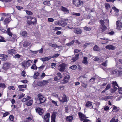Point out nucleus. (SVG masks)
Here are the masks:
<instances>
[{"label":"nucleus","instance_id":"f257e3e1","mask_svg":"<svg viewBox=\"0 0 122 122\" xmlns=\"http://www.w3.org/2000/svg\"><path fill=\"white\" fill-rule=\"evenodd\" d=\"M100 23L101 24L100 26V31L101 32H103L106 30L107 28L104 25V22L103 20H100Z\"/></svg>","mask_w":122,"mask_h":122},{"label":"nucleus","instance_id":"f03ea898","mask_svg":"<svg viewBox=\"0 0 122 122\" xmlns=\"http://www.w3.org/2000/svg\"><path fill=\"white\" fill-rule=\"evenodd\" d=\"M85 0H82L81 1L80 0H73V4L77 6H79L82 4L83 3L85 2Z\"/></svg>","mask_w":122,"mask_h":122},{"label":"nucleus","instance_id":"7ed1b4c3","mask_svg":"<svg viewBox=\"0 0 122 122\" xmlns=\"http://www.w3.org/2000/svg\"><path fill=\"white\" fill-rule=\"evenodd\" d=\"M32 62V61L30 60L26 61L25 62L22 63V66L25 68L28 67L29 66Z\"/></svg>","mask_w":122,"mask_h":122},{"label":"nucleus","instance_id":"20e7f679","mask_svg":"<svg viewBox=\"0 0 122 122\" xmlns=\"http://www.w3.org/2000/svg\"><path fill=\"white\" fill-rule=\"evenodd\" d=\"M66 65L64 63L60 64L58 67L59 70L61 72H63L66 69Z\"/></svg>","mask_w":122,"mask_h":122},{"label":"nucleus","instance_id":"39448f33","mask_svg":"<svg viewBox=\"0 0 122 122\" xmlns=\"http://www.w3.org/2000/svg\"><path fill=\"white\" fill-rule=\"evenodd\" d=\"M50 113H47L43 117V122H49L50 118Z\"/></svg>","mask_w":122,"mask_h":122},{"label":"nucleus","instance_id":"423d86ee","mask_svg":"<svg viewBox=\"0 0 122 122\" xmlns=\"http://www.w3.org/2000/svg\"><path fill=\"white\" fill-rule=\"evenodd\" d=\"M40 103H42L45 102V98L41 94H39L37 95Z\"/></svg>","mask_w":122,"mask_h":122},{"label":"nucleus","instance_id":"0eeeda50","mask_svg":"<svg viewBox=\"0 0 122 122\" xmlns=\"http://www.w3.org/2000/svg\"><path fill=\"white\" fill-rule=\"evenodd\" d=\"M78 115L80 118V120L81 121H83L84 119H86L87 118L85 115L81 112H78Z\"/></svg>","mask_w":122,"mask_h":122},{"label":"nucleus","instance_id":"6e6552de","mask_svg":"<svg viewBox=\"0 0 122 122\" xmlns=\"http://www.w3.org/2000/svg\"><path fill=\"white\" fill-rule=\"evenodd\" d=\"M35 110L36 112L40 115H41L44 112V110L42 108L40 107L36 108Z\"/></svg>","mask_w":122,"mask_h":122},{"label":"nucleus","instance_id":"1a4fd4ad","mask_svg":"<svg viewBox=\"0 0 122 122\" xmlns=\"http://www.w3.org/2000/svg\"><path fill=\"white\" fill-rule=\"evenodd\" d=\"M10 65L11 64L10 63H6L4 64L2 68L5 70H6L7 69L10 68Z\"/></svg>","mask_w":122,"mask_h":122},{"label":"nucleus","instance_id":"9d476101","mask_svg":"<svg viewBox=\"0 0 122 122\" xmlns=\"http://www.w3.org/2000/svg\"><path fill=\"white\" fill-rule=\"evenodd\" d=\"M117 29L119 30H120L122 27V23L119 20L116 22Z\"/></svg>","mask_w":122,"mask_h":122},{"label":"nucleus","instance_id":"9b49d317","mask_svg":"<svg viewBox=\"0 0 122 122\" xmlns=\"http://www.w3.org/2000/svg\"><path fill=\"white\" fill-rule=\"evenodd\" d=\"M47 83L45 81H41L38 82L37 83V85L39 86H42L46 84Z\"/></svg>","mask_w":122,"mask_h":122},{"label":"nucleus","instance_id":"f8f14e48","mask_svg":"<svg viewBox=\"0 0 122 122\" xmlns=\"http://www.w3.org/2000/svg\"><path fill=\"white\" fill-rule=\"evenodd\" d=\"M79 54H77L75 56L72 58V59L71 60V61L72 62H74L77 60L79 58Z\"/></svg>","mask_w":122,"mask_h":122},{"label":"nucleus","instance_id":"ddd939ff","mask_svg":"<svg viewBox=\"0 0 122 122\" xmlns=\"http://www.w3.org/2000/svg\"><path fill=\"white\" fill-rule=\"evenodd\" d=\"M70 76L69 75H67L64 78L63 80V83L64 84L66 83H67L69 79Z\"/></svg>","mask_w":122,"mask_h":122},{"label":"nucleus","instance_id":"4468645a","mask_svg":"<svg viewBox=\"0 0 122 122\" xmlns=\"http://www.w3.org/2000/svg\"><path fill=\"white\" fill-rule=\"evenodd\" d=\"M59 100L61 102H64L67 101V98L65 94H64L62 99L60 100V98H59Z\"/></svg>","mask_w":122,"mask_h":122},{"label":"nucleus","instance_id":"2eb2a0df","mask_svg":"<svg viewBox=\"0 0 122 122\" xmlns=\"http://www.w3.org/2000/svg\"><path fill=\"white\" fill-rule=\"evenodd\" d=\"M0 59L2 61H6L7 60L6 58L8 57L7 56L4 54H0Z\"/></svg>","mask_w":122,"mask_h":122},{"label":"nucleus","instance_id":"dca6fc26","mask_svg":"<svg viewBox=\"0 0 122 122\" xmlns=\"http://www.w3.org/2000/svg\"><path fill=\"white\" fill-rule=\"evenodd\" d=\"M105 48L106 49L109 50H113L115 49V47L112 45H109L106 46Z\"/></svg>","mask_w":122,"mask_h":122},{"label":"nucleus","instance_id":"f3484780","mask_svg":"<svg viewBox=\"0 0 122 122\" xmlns=\"http://www.w3.org/2000/svg\"><path fill=\"white\" fill-rule=\"evenodd\" d=\"M74 32L76 34H80L81 33V30L80 29L77 28L74 30Z\"/></svg>","mask_w":122,"mask_h":122},{"label":"nucleus","instance_id":"a211bd4d","mask_svg":"<svg viewBox=\"0 0 122 122\" xmlns=\"http://www.w3.org/2000/svg\"><path fill=\"white\" fill-rule=\"evenodd\" d=\"M73 118V117L72 116H67L66 118V121L69 122H71Z\"/></svg>","mask_w":122,"mask_h":122},{"label":"nucleus","instance_id":"6ab92c4d","mask_svg":"<svg viewBox=\"0 0 122 122\" xmlns=\"http://www.w3.org/2000/svg\"><path fill=\"white\" fill-rule=\"evenodd\" d=\"M16 52V51L13 49L8 50V53L11 55H13L15 54Z\"/></svg>","mask_w":122,"mask_h":122},{"label":"nucleus","instance_id":"aec40b11","mask_svg":"<svg viewBox=\"0 0 122 122\" xmlns=\"http://www.w3.org/2000/svg\"><path fill=\"white\" fill-rule=\"evenodd\" d=\"M34 21H30L29 20L28 21H27V23L29 25H31L32 24V23L34 25L35 23L36 22V19L35 18H34Z\"/></svg>","mask_w":122,"mask_h":122},{"label":"nucleus","instance_id":"412c9836","mask_svg":"<svg viewBox=\"0 0 122 122\" xmlns=\"http://www.w3.org/2000/svg\"><path fill=\"white\" fill-rule=\"evenodd\" d=\"M31 97L28 96H25V97L22 100V101L25 102L27 101L28 100L30 99Z\"/></svg>","mask_w":122,"mask_h":122},{"label":"nucleus","instance_id":"4be33fe9","mask_svg":"<svg viewBox=\"0 0 122 122\" xmlns=\"http://www.w3.org/2000/svg\"><path fill=\"white\" fill-rule=\"evenodd\" d=\"M32 103L33 100H30L26 102V104L27 106H30L32 105Z\"/></svg>","mask_w":122,"mask_h":122},{"label":"nucleus","instance_id":"5701e85b","mask_svg":"<svg viewBox=\"0 0 122 122\" xmlns=\"http://www.w3.org/2000/svg\"><path fill=\"white\" fill-rule=\"evenodd\" d=\"M118 119L116 117H114L111 120L110 122H118Z\"/></svg>","mask_w":122,"mask_h":122},{"label":"nucleus","instance_id":"b1692460","mask_svg":"<svg viewBox=\"0 0 122 122\" xmlns=\"http://www.w3.org/2000/svg\"><path fill=\"white\" fill-rule=\"evenodd\" d=\"M113 109L112 111L114 112H116L118 111L119 110V108L115 106H114V107L113 108Z\"/></svg>","mask_w":122,"mask_h":122},{"label":"nucleus","instance_id":"393cba45","mask_svg":"<svg viewBox=\"0 0 122 122\" xmlns=\"http://www.w3.org/2000/svg\"><path fill=\"white\" fill-rule=\"evenodd\" d=\"M51 58V56H48L47 57L43 58H42V61H48Z\"/></svg>","mask_w":122,"mask_h":122},{"label":"nucleus","instance_id":"a878e982","mask_svg":"<svg viewBox=\"0 0 122 122\" xmlns=\"http://www.w3.org/2000/svg\"><path fill=\"white\" fill-rule=\"evenodd\" d=\"M87 58L86 57H85L83 58V60L82 61V62L86 65L87 64Z\"/></svg>","mask_w":122,"mask_h":122},{"label":"nucleus","instance_id":"bb28decb","mask_svg":"<svg viewBox=\"0 0 122 122\" xmlns=\"http://www.w3.org/2000/svg\"><path fill=\"white\" fill-rule=\"evenodd\" d=\"M57 113L56 112H53L51 116V119L55 120L56 115Z\"/></svg>","mask_w":122,"mask_h":122},{"label":"nucleus","instance_id":"cd10ccee","mask_svg":"<svg viewBox=\"0 0 122 122\" xmlns=\"http://www.w3.org/2000/svg\"><path fill=\"white\" fill-rule=\"evenodd\" d=\"M93 50L95 51H99L100 48L97 45H96L94 47Z\"/></svg>","mask_w":122,"mask_h":122},{"label":"nucleus","instance_id":"c85d7f7f","mask_svg":"<svg viewBox=\"0 0 122 122\" xmlns=\"http://www.w3.org/2000/svg\"><path fill=\"white\" fill-rule=\"evenodd\" d=\"M112 86L113 87V88L116 87L115 86H117L118 88H119V86L117 84L116 81H114L112 84Z\"/></svg>","mask_w":122,"mask_h":122},{"label":"nucleus","instance_id":"c756f323","mask_svg":"<svg viewBox=\"0 0 122 122\" xmlns=\"http://www.w3.org/2000/svg\"><path fill=\"white\" fill-rule=\"evenodd\" d=\"M61 10L67 13L69 11V10L63 6L62 7Z\"/></svg>","mask_w":122,"mask_h":122},{"label":"nucleus","instance_id":"7c9ffc66","mask_svg":"<svg viewBox=\"0 0 122 122\" xmlns=\"http://www.w3.org/2000/svg\"><path fill=\"white\" fill-rule=\"evenodd\" d=\"M33 120L30 117H28L26 118V121H25V122H32Z\"/></svg>","mask_w":122,"mask_h":122},{"label":"nucleus","instance_id":"2f4dec72","mask_svg":"<svg viewBox=\"0 0 122 122\" xmlns=\"http://www.w3.org/2000/svg\"><path fill=\"white\" fill-rule=\"evenodd\" d=\"M10 22V20L8 18H7L5 19L4 21V24L6 25L7 23H8Z\"/></svg>","mask_w":122,"mask_h":122},{"label":"nucleus","instance_id":"473e14b6","mask_svg":"<svg viewBox=\"0 0 122 122\" xmlns=\"http://www.w3.org/2000/svg\"><path fill=\"white\" fill-rule=\"evenodd\" d=\"M92 102L88 101L86 102V107H90L92 105Z\"/></svg>","mask_w":122,"mask_h":122},{"label":"nucleus","instance_id":"72a5a7b5","mask_svg":"<svg viewBox=\"0 0 122 122\" xmlns=\"http://www.w3.org/2000/svg\"><path fill=\"white\" fill-rule=\"evenodd\" d=\"M117 70H112L110 71V73L112 74H117Z\"/></svg>","mask_w":122,"mask_h":122},{"label":"nucleus","instance_id":"f704fd0d","mask_svg":"<svg viewBox=\"0 0 122 122\" xmlns=\"http://www.w3.org/2000/svg\"><path fill=\"white\" fill-rule=\"evenodd\" d=\"M37 68V67L36 66V64H33L31 67V69H34L35 70H36Z\"/></svg>","mask_w":122,"mask_h":122},{"label":"nucleus","instance_id":"c9c22d12","mask_svg":"<svg viewBox=\"0 0 122 122\" xmlns=\"http://www.w3.org/2000/svg\"><path fill=\"white\" fill-rule=\"evenodd\" d=\"M20 34L23 36H25L27 35V33L26 31H24L21 33Z\"/></svg>","mask_w":122,"mask_h":122},{"label":"nucleus","instance_id":"e433bc0d","mask_svg":"<svg viewBox=\"0 0 122 122\" xmlns=\"http://www.w3.org/2000/svg\"><path fill=\"white\" fill-rule=\"evenodd\" d=\"M67 23L65 22L63 20H61V25L63 26L64 27L67 25Z\"/></svg>","mask_w":122,"mask_h":122},{"label":"nucleus","instance_id":"4c0bfd02","mask_svg":"<svg viewBox=\"0 0 122 122\" xmlns=\"http://www.w3.org/2000/svg\"><path fill=\"white\" fill-rule=\"evenodd\" d=\"M112 9L114 10V11L116 13H118L119 12L118 9H117L116 7L115 6H113L112 7Z\"/></svg>","mask_w":122,"mask_h":122},{"label":"nucleus","instance_id":"58836bf2","mask_svg":"<svg viewBox=\"0 0 122 122\" xmlns=\"http://www.w3.org/2000/svg\"><path fill=\"white\" fill-rule=\"evenodd\" d=\"M77 68V66L75 65H74L71 66L69 68L71 69L72 70H75Z\"/></svg>","mask_w":122,"mask_h":122},{"label":"nucleus","instance_id":"ea45409f","mask_svg":"<svg viewBox=\"0 0 122 122\" xmlns=\"http://www.w3.org/2000/svg\"><path fill=\"white\" fill-rule=\"evenodd\" d=\"M19 88H25L26 87V85H20L18 86Z\"/></svg>","mask_w":122,"mask_h":122},{"label":"nucleus","instance_id":"a19ab883","mask_svg":"<svg viewBox=\"0 0 122 122\" xmlns=\"http://www.w3.org/2000/svg\"><path fill=\"white\" fill-rule=\"evenodd\" d=\"M75 41L74 40H72L71 42H70L69 43H67L66 45L67 46H71V45L73 44L74 43Z\"/></svg>","mask_w":122,"mask_h":122},{"label":"nucleus","instance_id":"79ce46f5","mask_svg":"<svg viewBox=\"0 0 122 122\" xmlns=\"http://www.w3.org/2000/svg\"><path fill=\"white\" fill-rule=\"evenodd\" d=\"M48 45L49 46H52L53 47H54L55 46H56V47L57 46V45H56L55 44H52L51 43H49L48 44Z\"/></svg>","mask_w":122,"mask_h":122},{"label":"nucleus","instance_id":"37998d69","mask_svg":"<svg viewBox=\"0 0 122 122\" xmlns=\"http://www.w3.org/2000/svg\"><path fill=\"white\" fill-rule=\"evenodd\" d=\"M29 45V44L26 41L24 42L23 44V46L24 47H26Z\"/></svg>","mask_w":122,"mask_h":122},{"label":"nucleus","instance_id":"c03bdc74","mask_svg":"<svg viewBox=\"0 0 122 122\" xmlns=\"http://www.w3.org/2000/svg\"><path fill=\"white\" fill-rule=\"evenodd\" d=\"M16 35H13L12 39V41H15L16 40Z\"/></svg>","mask_w":122,"mask_h":122},{"label":"nucleus","instance_id":"a18cd8bd","mask_svg":"<svg viewBox=\"0 0 122 122\" xmlns=\"http://www.w3.org/2000/svg\"><path fill=\"white\" fill-rule=\"evenodd\" d=\"M50 2L49 1H46L43 2V4L45 5H50Z\"/></svg>","mask_w":122,"mask_h":122},{"label":"nucleus","instance_id":"49530a36","mask_svg":"<svg viewBox=\"0 0 122 122\" xmlns=\"http://www.w3.org/2000/svg\"><path fill=\"white\" fill-rule=\"evenodd\" d=\"M91 28L90 27H88L86 26L84 27V30H85L87 31H89L91 30Z\"/></svg>","mask_w":122,"mask_h":122},{"label":"nucleus","instance_id":"de8ad7c7","mask_svg":"<svg viewBox=\"0 0 122 122\" xmlns=\"http://www.w3.org/2000/svg\"><path fill=\"white\" fill-rule=\"evenodd\" d=\"M57 75L58 76V78L59 79H60L61 78H62V76L61 73L60 72H58L57 74Z\"/></svg>","mask_w":122,"mask_h":122},{"label":"nucleus","instance_id":"09e8293b","mask_svg":"<svg viewBox=\"0 0 122 122\" xmlns=\"http://www.w3.org/2000/svg\"><path fill=\"white\" fill-rule=\"evenodd\" d=\"M26 14L28 15H31L33 14V13L31 11L26 10Z\"/></svg>","mask_w":122,"mask_h":122},{"label":"nucleus","instance_id":"8fccbe9b","mask_svg":"<svg viewBox=\"0 0 122 122\" xmlns=\"http://www.w3.org/2000/svg\"><path fill=\"white\" fill-rule=\"evenodd\" d=\"M39 73L37 72L35 73L34 76V78H36L39 75Z\"/></svg>","mask_w":122,"mask_h":122},{"label":"nucleus","instance_id":"3c124183","mask_svg":"<svg viewBox=\"0 0 122 122\" xmlns=\"http://www.w3.org/2000/svg\"><path fill=\"white\" fill-rule=\"evenodd\" d=\"M105 7L106 9L108 10L109 9V8H110V6L109 4H106L105 5Z\"/></svg>","mask_w":122,"mask_h":122},{"label":"nucleus","instance_id":"603ef678","mask_svg":"<svg viewBox=\"0 0 122 122\" xmlns=\"http://www.w3.org/2000/svg\"><path fill=\"white\" fill-rule=\"evenodd\" d=\"M20 56H21L19 54H17L15 55V56H14V57L15 58H19L20 57Z\"/></svg>","mask_w":122,"mask_h":122},{"label":"nucleus","instance_id":"864d4df0","mask_svg":"<svg viewBox=\"0 0 122 122\" xmlns=\"http://www.w3.org/2000/svg\"><path fill=\"white\" fill-rule=\"evenodd\" d=\"M60 55V54H56L52 56H51V58L54 57L56 58L58 57Z\"/></svg>","mask_w":122,"mask_h":122},{"label":"nucleus","instance_id":"5fc2aeb1","mask_svg":"<svg viewBox=\"0 0 122 122\" xmlns=\"http://www.w3.org/2000/svg\"><path fill=\"white\" fill-rule=\"evenodd\" d=\"M0 37L1 38L0 39V42H6L4 40V38L3 37L1 36Z\"/></svg>","mask_w":122,"mask_h":122},{"label":"nucleus","instance_id":"6e6d98bb","mask_svg":"<svg viewBox=\"0 0 122 122\" xmlns=\"http://www.w3.org/2000/svg\"><path fill=\"white\" fill-rule=\"evenodd\" d=\"M117 75L119 76H121L122 75V71H117Z\"/></svg>","mask_w":122,"mask_h":122},{"label":"nucleus","instance_id":"4d7b16f0","mask_svg":"<svg viewBox=\"0 0 122 122\" xmlns=\"http://www.w3.org/2000/svg\"><path fill=\"white\" fill-rule=\"evenodd\" d=\"M0 87L2 88H5V85L3 83H0Z\"/></svg>","mask_w":122,"mask_h":122},{"label":"nucleus","instance_id":"13d9d810","mask_svg":"<svg viewBox=\"0 0 122 122\" xmlns=\"http://www.w3.org/2000/svg\"><path fill=\"white\" fill-rule=\"evenodd\" d=\"M118 89V88L116 87H114V88H111V90H112V92H115Z\"/></svg>","mask_w":122,"mask_h":122},{"label":"nucleus","instance_id":"bf43d9fd","mask_svg":"<svg viewBox=\"0 0 122 122\" xmlns=\"http://www.w3.org/2000/svg\"><path fill=\"white\" fill-rule=\"evenodd\" d=\"M72 14L75 15L77 16H80V14L79 13H77L75 12H73Z\"/></svg>","mask_w":122,"mask_h":122},{"label":"nucleus","instance_id":"052dcab7","mask_svg":"<svg viewBox=\"0 0 122 122\" xmlns=\"http://www.w3.org/2000/svg\"><path fill=\"white\" fill-rule=\"evenodd\" d=\"M51 102L52 103L55 105L56 106H57V102H55V101L52 100L51 101Z\"/></svg>","mask_w":122,"mask_h":122},{"label":"nucleus","instance_id":"680f3d73","mask_svg":"<svg viewBox=\"0 0 122 122\" xmlns=\"http://www.w3.org/2000/svg\"><path fill=\"white\" fill-rule=\"evenodd\" d=\"M8 88L10 90L12 89V90H14L15 89V88L13 86H10L8 87Z\"/></svg>","mask_w":122,"mask_h":122},{"label":"nucleus","instance_id":"e2e57ef3","mask_svg":"<svg viewBox=\"0 0 122 122\" xmlns=\"http://www.w3.org/2000/svg\"><path fill=\"white\" fill-rule=\"evenodd\" d=\"M48 20L49 22H52L54 21V20L53 18H50L48 19Z\"/></svg>","mask_w":122,"mask_h":122},{"label":"nucleus","instance_id":"0e129e2a","mask_svg":"<svg viewBox=\"0 0 122 122\" xmlns=\"http://www.w3.org/2000/svg\"><path fill=\"white\" fill-rule=\"evenodd\" d=\"M25 95V94L23 93H22L19 95L18 97L19 99H20L22 97H23Z\"/></svg>","mask_w":122,"mask_h":122},{"label":"nucleus","instance_id":"69168bd1","mask_svg":"<svg viewBox=\"0 0 122 122\" xmlns=\"http://www.w3.org/2000/svg\"><path fill=\"white\" fill-rule=\"evenodd\" d=\"M9 119L11 121H13L14 118V117L12 115H10L9 117Z\"/></svg>","mask_w":122,"mask_h":122},{"label":"nucleus","instance_id":"338daca9","mask_svg":"<svg viewBox=\"0 0 122 122\" xmlns=\"http://www.w3.org/2000/svg\"><path fill=\"white\" fill-rule=\"evenodd\" d=\"M119 92L120 93L122 94V88H118Z\"/></svg>","mask_w":122,"mask_h":122},{"label":"nucleus","instance_id":"774afa93","mask_svg":"<svg viewBox=\"0 0 122 122\" xmlns=\"http://www.w3.org/2000/svg\"><path fill=\"white\" fill-rule=\"evenodd\" d=\"M91 122V121L89 119H85L83 121V122Z\"/></svg>","mask_w":122,"mask_h":122}]
</instances>
